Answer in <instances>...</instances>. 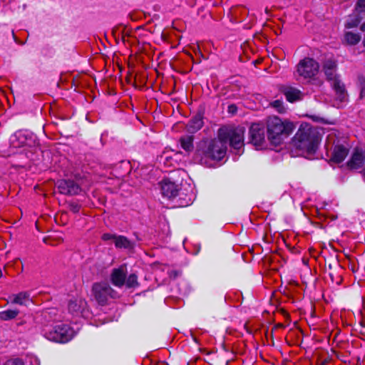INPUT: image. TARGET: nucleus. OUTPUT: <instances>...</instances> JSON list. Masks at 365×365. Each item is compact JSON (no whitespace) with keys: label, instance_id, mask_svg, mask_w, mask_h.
Here are the masks:
<instances>
[{"label":"nucleus","instance_id":"obj_5","mask_svg":"<svg viewBox=\"0 0 365 365\" xmlns=\"http://www.w3.org/2000/svg\"><path fill=\"white\" fill-rule=\"evenodd\" d=\"M244 128L220 129L218 140L225 144L229 142L230 145L235 150H240L244 145Z\"/></svg>","mask_w":365,"mask_h":365},{"label":"nucleus","instance_id":"obj_16","mask_svg":"<svg viewBox=\"0 0 365 365\" xmlns=\"http://www.w3.org/2000/svg\"><path fill=\"white\" fill-rule=\"evenodd\" d=\"M349 153V149L341 144L334 145L331 153L330 160L336 163L342 162Z\"/></svg>","mask_w":365,"mask_h":365},{"label":"nucleus","instance_id":"obj_31","mask_svg":"<svg viewBox=\"0 0 365 365\" xmlns=\"http://www.w3.org/2000/svg\"><path fill=\"white\" fill-rule=\"evenodd\" d=\"M365 8V0H359L356 3V9L359 11V12L362 11Z\"/></svg>","mask_w":365,"mask_h":365},{"label":"nucleus","instance_id":"obj_1","mask_svg":"<svg viewBox=\"0 0 365 365\" xmlns=\"http://www.w3.org/2000/svg\"><path fill=\"white\" fill-rule=\"evenodd\" d=\"M226 154V146L218 139L203 140L196 147L193 160L206 167H212Z\"/></svg>","mask_w":365,"mask_h":365},{"label":"nucleus","instance_id":"obj_12","mask_svg":"<svg viewBox=\"0 0 365 365\" xmlns=\"http://www.w3.org/2000/svg\"><path fill=\"white\" fill-rule=\"evenodd\" d=\"M128 274L127 265L121 264L118 268H114L110 276V280L113 285L117 287H122L125 283V279Z\"/></svg>","mask_w":365,"mask_h":365},{"label":"nucleus","instance_id":"obj_7","mask_svg":"<svg viewBox=\"0 0 365 365\" xmlns=\"http://www.w3.org/2000/svg\"><path fill=\"white\" fill-rule=\"evenodd\" d=\"M73 330L69 325L66 324H56L46 332L48 339L60 343H66L70 341L73 336Z\"/></svg>","mask_w":365,"mask_h":365},{"label":"nucleus","instance_id":"obj_26","mask_svg":"<svg viewBox=\"0 0 365 365\" xmlns=\"http://www.w3.org/2000/svg\"><path fill=\"white\" fill-rule=\"evenodd\" d=\"M43 242H44V243L47 244V245H50L51 246H56L58 243L63 242V239L61 237H44Z\"/></svg>","mask_w":365,"mask_h":365},{"label":"nucleus","instance_id":"obj_38","mask_svg":"<svg viewBox=\"0 0 365 365\" xmlns=\"http://www.w3.org/2000/svg\"><path fill=\"white\" fill-rule=\"evenodd\" d=\"M325 364H326V361H324L321 362L318 365H325Z\"/></svg>","mask_w":365,"mask_h":365},{"label":"nucleus","instance_id":"obj_34","mask_svg":"<svg viewBox=\"0 0 365 365\" xmlns=\"http://www.w3.org/2000/svg\"><path fill=\"white\" fill-rule=\"evenodd\" d=\"M360 96L361 98L365 96V82L361 83V89Z\"/></svg>","mask_w":365,"mask_h":365},{"label":"nucleus","instance_id":"obj_32","mask_svg":"<svg viewBox=\"0 0 365 365\" xmlns=\"http://www.w3.org/2000/svg\"><path fill=\"white\" fill-rule=\"evenodd\" d=\"M227 110H228V113L234 114L237 112V107L235 104H231L228 106Z\"/></svg>","mask_w":365,"mask_h":365},{"label":"nucleus","instance_id":"obj_17","mask_svg":"<svg viewBox=\"0 0 365 365\" xmlns=\"http://www.w3.org/2000/svg\"><path fill=\"white\" fill-rule=\"evenodd\" d=\"M203 115L201 113H197L193 116L187 123L186 130L190 133H195L203 126Z\"/></svg>","mask_w":365,"mask_h":365},{"label":"nucleus","instance_id":"obj_10","mask_svg":"<svg viewBox=\"0 0 365 365\" xmlns=\"http://www.w3.org/2000/svg\"><path fill=\"white\" fill-rule=\"evenodd\" d=\"M249 143L252 144L257 149H262L265 146V129L263 124H252L249 129Z\"/></svg>","mask_w":365,"mask_h":365},{"label":"nucleus","instance_id":"obj_25","mask_svg":"<svg viewBox=\"0 0 365 365\" xmlns=\"http://www.w3.org/2000/svg\"><path fill=\"white\" fill-rule=\"evenodd\" d=\"M361 19V18H360L358 15L350 16L346 23V28L351 29L356 27L359 24Z\"/></svg>","mask_w":365,"mask_h":365},{"label":"nucleus","instance_id":"obj_40","mask_svg":"<svg viewBox=\"0 0 365 365\" xmlns=\"http://www.w3.org/2000/svg\"><path fill=\"white\" fill-rule=\"evenodd\" d=\"M321 84H322V81H319V85H321Z\"/></svg>","mask_w":365,"mask_h":365},{"label":"nucleus","instance_id":"obj_3","mask_svg":"<svg viewBox=\"0 0 365 365\" xmlns=\"http://www.w3.org/2000/svg\"><path fill=\"white\" fill-rule=\"evenodd\" d=\"M267 139L274 145H279L294 130V125L277 116H269L266 121Z\"/></svg>","mask_w":365,"mask_h":365},{"label":"nucleus","instance_id":"obj_14","mask_svg":"<svg viewBox=\"0 0 365 365\" xmlns=\"http://www.w3.org/2000/svg\"><path fill=\"white\" fill-rule=\"evenodd\" d=\"M160 187L162 195L169 199L175 197L180 190L179 185L169 180H164Z\"/></svg>","mask_w":365,"mask_h":365},{"label":"nucleus","instance_id":"obj_35","mask_svg":"<svg viewBox=\"0 0 365 365\" xmlns=\"http://www.w3.org/2000/svg\"><path fill=\"white\" fill-rule=\"evenodd\" d=\"M264 11H265V14L268 16H271V9H269L268 7H266L265 9H264Z\"/></svg>","mask_w":365,"mask_h":365},{"label":"nucleus","instance_id":"obj_33","mask_svg":"<svg viewBox=\"0 0 365 365\" xmlns=\"http://www.w3.org/2000/svg\"><path fill=\"white\" fill-rule=\"evenodd\" d=\"M120 166L125 168L127 170H130V165L129 162L123 161L120 163Z\"/></svg>","mask_w":365,"mask_h":365},{"label":"nucleus","instance_id":"obj_9","mask_svg":"<svg viewBox=\"0 0 365 365\" xmlns=\"http://www.w3.org/2000/svg\"><path fill=\"white\" fill-rule=\"evenodd\" d=\"M319 63L311 58H305L297 65V73L304 79H312L319 71Z\"/></svg>","mask_w":365,"mask_h":365},{"label":"nucleus","instance_id":"obj_18","mask_svg":"<svg viewBox=\"0 0 365 365\" xmlns=\"http://www.w3.org/2000/svg\"><path fill=\"white\" fill-rule=\"evenodd\" d=\"M282 92L285 96L287 101L290 103L300 101L303 97V93L300 90L292 86L284 87Z\"/></svg>","mask_w":365,"mask_h":365},{"label":"nucleus","instance_id":"obj_30","mask_svg":"<svg viewBox=\"0 0 365 365\" xmlns=\"http://www.w3.org/2000/svg\"><path fill=\"white\" fill-rule=\"evenodd\" d=\"M117 235H113V234H110V233H104L102 237H101V239L103 240V241H108V240H113V242H115V240L116 238Z\"/></svg>","mask_w":365,"mask_h":365},{"label":"nucleus","instance_id":"obj_27","mask_svg":"<svg viewBox=\"0 0 365 365\" xmlns=\"http://www.w3.org/2000/svg\"><path fill=\"white\" fill-rule=\"evenodd\" d=\"M4 365H25L22 359L19 358H14L7 360Z\"/></svg>","mask_w":365,"mask_h":365},{"label":"nucleus","instance_id":"obj_4","mask_svg":"<svg viewBox=\"0 0 365 365\" xmlns=\"http://www.w3.org/2000/svg\"><path fill=\"white\" fill-rule=\"evenodd\" d=\"M336 63L334 61L329 59L324 61L323 69L327 79L331 81V86L335 92L336 99L339 103L346 102L348 100L347 92L344 84L336 76L335 71Z\"/></svg>","mask_w":365,"mask_h":365},{"label":"nucleus","instance_id":"obj_29","mask_svg":"<svg viewBox=\"0 0 365 365\" xmlns=\"http://www.w3.org/2000/svg\"><path fill=\"white\" fill-rule=\"evenodd\" d=\"M272 106L275 108L279 113L284 111V108L282 106V102L279 100H276L272 103Z\"/></svg>","mask_w":365,"mask_h":365},{"label":"nucleus","instance_id":"obj_24","mask_svg":"<svg viewBox=\"0 0 365 365\" xmlns=\"http://www.w3.org/2000/svg\"><path fill=\"white\" fill-rule=\"evenodd\" d=\"M344 39L347 42V43L350 45H355L359 42L361 36L358 34L348 31L344 35Z\"/></svg>","mask_w":365,"mask_h":365},{"label":"nucleus","instance_id":"obj_11","mask_svg":"<svg viewBox=\"0 0 365 365\" xmlns=\"http://www.w3.org/2000/svg\"><path fill=\"white\" fill-rule=\"evenodd\" d=\"M56 186L61 194L74 195L79 193L81 187L79 185L73 180H59Z\"/></svg>","mask_w":365,"mask_h":365},{"label":"nucleus","instance_id":"obj_13","mask_svg":"<svg viewBox=\"0 0 365 365\" xmlns=\"http://www.w3.org/2000/svg\"><path fill=\"white\" fill-rule=\"evenodd\" d=\"M365 162V152L361 149L356 148L351 158L347 161L346 166L350 170L361 168Z\"/></svg>","mask_w":365,"mask_h":365},{"label":"nucleus","instance_id":"obj_2","mask_svg":"<svg viewBox=\"0 0 365 365\" xmlns=\"http://www.w3.org/2000/svg\"><path fill=\"white\" fill-rule=\"evenodd\" d=\"M321 136L316 128L309 124L301 125L293 138V145L298 150L313 154L316 152Z\"/></svg>","mask_w":365,"mask_h":365},{"label":"nucleus","instance_id":"obj_39","mask_svg":"<svg viewBox=\"0 0 365 365\" xmlns=\"http://www.w3.org/2000/svg\"><path fill=\"white\" fill-rule=\"evenodd\" d=\"M277 326H278L279 327H284V325H283L282 324H279Z\"/></svg>","mask_w":365,"mask_h":365},{"label":"nucleus","instance_id":"obj_21","mask_svg":"<svg viewBox=\"0 0 365 365\" xmlns=\"http://www.w3.org/2000/svg\"><path fill=\"white\" fill-rule=\"evenodd\" d=\"M10 300L14 304L26 305L30 301V294L27 292H22L14 295L12 298L11 297Z\"/></svg>","mask_w":365,"mask_h":365},{"label":"nucleus","instance_id":"obj_20","mask_svg":"<svg viewBox=\"0 0 365 365\" xmlns=\"http://www.w3.org/2000/svg\"><path fill=\"white\" fill-rule=\"evenodd\" d=\"M180 143L181 148L187 153H190L194 149V137L193 135H183L180 137Z\"/></svg>","mask_w":365,"mask_h":365},{"label":"nucleus","instance_id":"obj_22","mask_svg":"<svg viewBox=\"0 0 365 365\" xmlns=\"http://www.w3.org/2000/svg\"><path fill=\"white\" fill-rule=\"evenodd\" d=\"M128 289H135L139 287L140 284L138 280V276L135 273L130 274L128 277L126 276L125 284Z\"/></svg>","mask_w":365,"mask_h":365},{"label":"nucleus","instance_id":"obj_19","mask_svg":"<svg viewBox=\"0 0 365 365\" xmlns=\"http://www.w3.org/2000/svg\"><path fill=\"white\" fill-rule=\"evenodd\" d=\"M114 244L118 249L131 250L135 247V243L123 235H117Z\"/></svg>","mask_w":365,"mask_h":365},{"label":"nucleus","instance_id":"obj_8","mask_svg":"<svg viewBox=\"0 0 365 365\" xmlns=\"http://www.w3.org/2000/svg\"><path fill=\"white\" fill-rule=\"evenodd\" d=\"M9 143L11 147L14 148L32 147L36 144V136L28 130H18L11 135Z\"/></svg>","mask_w":365,"mask_h":365},{"label":"nucleus","instance_id":"obj_15","mask_svg":"<svg viewBox=\"0 0 365 365\" xmlns=\"http://www.w3.org/2000/svg\"><path fill=\"white\" fill-rule=\"evenodd\" d=\"M87 308V302L83 299L71 300L68 305V311L75 315H83Z\"/></svg>","mask_w":365,"mask_h":365},{"label":"nucleus","instance_id":"obj_28","mask_svg":"<svg viewBox=\"0 0 365 365\" xmlns=\"http://www.w3.org/2000/svg\"><path fill=\"white\" fill-rule=\"evenodd\" d=\"M70 211L73 213H78L80 211L81 205L75 202H71L68 204Z\"/></svg>","mask_w":365,"mask_h":365},{"label":"nucleus","instance_id":"obj_36","mask_svg":"<svg viewBox=\"0 0 365 365\" xmlns=\"http://www.w3.org/2000/svg\"><path fill=\"white\" fill-rule=\"evenodd\" d=\"M9 267V264H6V265L4 266V272H6V274H10V272H9V271L8 270Z\"/></svg>","mask_w":365,"mask_h":365},{"label":"nucleus","instance_id":"obj_23","mask_svg":"<svg viewBox=\"0 0 365 365\" xmlns=\"http://www.w3.org/2000/svg\"><path fill=\"white\" fill-rule=\"evenodd\" d=\"M19 310L17 309H8L1 311V321L14 319L19 315Z\"/></svg>","mask_w":365,"mask_h":365},{"label":"nucleus","instance_id":"obj_6","mask_svg":"<svg viewBox=\"0 0 365 365\" xmlns=\"http://www.w3.org/2000/svg\"><path fill=\"white\" fill-rule=\"evenodd\" d=\"M92 292L96 301L101 306L107 304L109 299L119 297L118 293L106 282L95 283Z\"/></svg>","mask_w":365,"mask_h":365},{"label":"nucleus","instance_id":"obj_37","mask_svg":"<svg viewBox=\"0 0 365 365\" xmlns=\"http://www.w3.org/2000/svg\"><path fill=\"white\" fill-rule=\"evenodd\" d=\"M1 96H4V98L7 100V96H6L4 95V91L2 88H1Z\"/></svg>","mask_w":365,"mask_h":365}]
</instances>
